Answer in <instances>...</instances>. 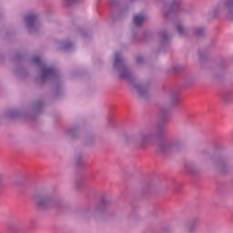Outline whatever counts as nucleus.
<instances>
[{
  "label": "nucleus",
  "instance_id": "obj_1",
  "mask_svg": "<svg viewBox=\"0 0 233 233\" xmlns=\"http://www.w3.org/2000/svg\"><path fill=\"white\" fill-rule=\"evenodd\" d=\"M35 201L36 205H38L40 208H50L52 207H56V200L51 197H37Z\"/></svg>",
  "mask_w": 233,
  "mask_h": 233
},
{
  "label": "nucleus",
  "instance_id": "obj_2",
  "mask_svg": "<svg viewBox=\"0 0 233 233\" xmlns=\"http://www.w3.org/2000/svg\"><path fill=\"white\" fill-rule=\"evenodd\" d=\"M145 19H147V16H145V15H137L133 18L134 25L136 26H141V25H143V23L145 22Z\"/></svg>",
  "mask_w": 233,
  "mask_h": 233
},
{
  "label": "nucleus",
  "instance_id": "obj_3",
  "mask_svg": "<svg viewBox=\"0 0 233 233\" xmlns=\"http://www.w3.org/2000/svg\"><path fill=\"white\" fill-rule=\"evenodd\" d=\"M150 141H152V136L147 134L141 135L138 139V143H140V145H145V143H150Z\"/></svg>",
  "mask_w": 233,
  "mask_h": 233
},
{
  "label": "nucleus",
  "instance_id": "obj_4",
  "mask_svg": "<svg viewBox=\"0 0 233 233\" xmlns=\"http://www.w3.org/2000/svg\"><path fill=\"white\" fill-rule=\"evenodd\" d=\"M25 21H27V25H29V26H31V25L35 21V15H28L25 17Z\"/></svg>",
  "mask_w": 233,
  "mask_h": 233
},
{
  "label": "nucleus",
  "instance_id": "obj_5",
  "mask_svg": "<svg viewBox=\"0 0 233 233\" xmlns=\"http://www.w3.org/2000/svg\"><path fill=\"white\" fill-rule=\"evenodd\" d=\"M121 63H123V60L121 59V55H119V53H117L115 56V66L117 67V66L121 65Z\"/></svg>",
  "mask_w": 233,
  "mask_h": 233
},
{
  "label": "nucleus",
  "instance_id": "obj_6",
  "mask_svg": "<svg viewBox=\"0 0 233 233\" xmlns=\"http://www.w3.org/2000/svg\"><path fill=\"white\" fill-rule=\"evenodd\" d=\"M52 72H54V69L52 68H47L44 70L45 76H48V74H52Z\"/></svg>",
  "mask_w": 233,
  "mask_h": 233
},
{
  "label": "nucleus",
  "instance_id": "obj_7",
  "mask_svg": "<svg viewBox=\"0 0 233 233\" xmlns=\"http://www.w3.org/2000/svg\"><path fill=\"white\" fill-rule=\"evenodd\" d=\"M177 32L180 35H183V32H185V29L183 28V26L178 25L177 26Z\"/></svg>",
  "mask_w": 233,
  "mask_h": 233
},
{
  "label": "nucleus",
  "instance_id": "obj_8",
  "mask_svg": "<svg viewBox=\"0 0 233 233\" xmlns=\"http://www.w3.org/2000/svg\"><path fill=\"white\" fill-rule=\"evenodd\" d=\"M128 76V71H126L125 73L120 74L121 79H127Z\"/></svg>",
  "mask_w": 233,
  "mask_h": 233
},
{
  "label": "nucleus",
  "instance_id": "obj_9",
  "mask_svg": "<svg viewBox=\"0 0 233 233\" xmlns=\"http://www.w3.org/2000/svg\"><path fill=\"white\" fill-rule=\"evenodd\" d=\"M33 62L34 63H41V58L39 56H35L34 59H33Z\"/></svg>",
  "mask_w": 233,
  "mask_h": 233
},
{
  "label": "nucleus",
  "instance_id": "obj_10",
  "mask_svg": "<svg viewBox=\"0 0 233 233\" xmlns=\"http://www.w3.org/2000/svg\"><path fill=\"white\" fill-rule=\"evenodd\" d=\"M66 1V5H72V3H74L75 0H65Z\"/></svg>",
  "mask_w": 233,
  "mask_h": 233
},
{
  "label": "nucleus",
  "instance_id": "obj_11",
  "mask_svg": "<svg viewBox=\"0 0 233 233\" xmlns=\"http://www.w3.org/2000/svg\"><path fill=\"white\" fill-rule=\"evenodd\" d=\"M137 63H141V61H143V57L141 56H138L137 59Z\"/></svg>",
  "mask_w": 233,
  "mask_h": 233
},
{
  "label": "nucleus",
  "instance_id": "obj_12",
  "mask_svg": "<svg viewBox=\"0 0 233 233\" xmlns=\"http://www.w3.org/2000/svg\"><path fill=\"white\" fill-rule=\"evenodd\" d=\"M225 166H223V165H221L220 166V168H221V171L223 172V167H224Z\"/></svg>",
  "mask_w": 233,
  "mask_h": 233
},
{
  "label": "nucleus",
  "instance_id": "obj_13",
  "mask_svg": "<svg viewBox=\"0 0 233 233\" xmlns=\"http://www.w3.org/2000/svg\"><path fill=\"white\" fill-rule=\"evenodd\" d=\"M164 39H167V35H164Z\"/></svg>",
  "mask_w": 233,
  "mask_h": 233
}]
</instances>
